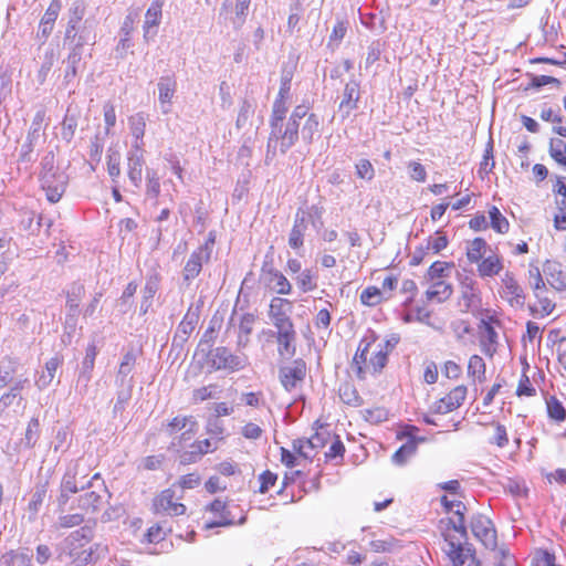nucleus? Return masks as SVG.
<instances>
[{
  "label": "nucleus",
  "instance_id": "nucleus-1",
  "mask_svg": "<svg viewBox=\"0 0 566 566\" xmlns=\"http://www.w3.org/2000/svg\"><path fill=\"white\" fill-rule=\"evenodd\" d=\"M318 117L311 113L306 105H297L287 119L270 124L271 132L268 139V156L276 151L286 154L298 140L300 128L302 140L311 145L319 132Z\"/></svg>",
  "mask_w": 566,
  "mask_h": 566
},
{
  "label": "nucleus",
  "instance_id": "nucleus-2",
  "mask_svg": "<svg viewBox=\"0 0 566 566\" xmlns=\"http://www.w3.org/2000/svg\"><path fill=\"white\" fill-rule=\"evenodd\" d=\"M92 538L93 528L91 526H82L71 532L57 547V559L61 562L69 560L74 566H85L105 557L107 546L101 543L84 548Z\"/></svg>",
  "mask_w": 566,
  "mask_h": 566
},
{
  "label": "nucleus",
  "instance_id": "nucleus-3",
  "mask_svg": "<svg viewBox=\"0 0 566 566\" xmlns=\"http://www.w3.org/2000/svg\"><path fill=\"white\" fill-rule=\"evenodd\" d=\"M40 182L50 202L55 203L60 201L65 192L69 177L64 171L55 167L54 155L52 153L46 154L42 158Z\"/></svg>",
  "mask_w": 566,
  "mask_h": 566
},
{
  "label": "nucleus",
  "instance_id": "nucleus-4",
  "mask_svg": "<svg viewBox=\"0 0 566 566\" xmlns=\"http://www.w3.org/2000/svg\"><path fill=\"white\" fill-rule=\"evenodd\" d=\"M109 497L111 493L104 480L101 478L99 473H95L86 481V491L80 496L78 506L86 512L96 513Z\"/></svg>",
  "mask_w": 566,
  "mask_h": 566
},
{
  "label": "nucleus",
  "instance_id": "nucleus-5",
  "mask_svg": "<svg viewBox=\"0 0 566 566\" xmlns=\"http://www.w3.org/2000/svg\"><path fill=\"white\" fill-rule=\"evenodd\" d=\"M208 359L214 370H227L229 373L242 370L249 364V358L245 354H233L224 346L211 349Z\"/></svg>",
  "mask_w": 566,
  "mask_h": 566
},
{
  "label": "nucleus",
  "instance_id": "nucleus-6",
  "mask_svg": "<svg viewBox=\"0 0 566 566\" xmlns=\"http://www.w3.org/2000/svg\"><path fill=\"white\" fill-rule=\"evenodd\" d=\"M86 474L81 468L80 461L70 464L61 481V493L57 499L59 505L64 506L72 494L86 490Z\"/></svg>",
  "mask_w": 566,
  "mask_h": 566
},
{
  "label": "nucleus",
  "instance_id": "nucleus-7",
  "mask_svg": "<svg viewBox=\"0 0 566 566\" xmlns=\"http://www.w3.org/2000/svg\"><path fill=\"white\" fill-rule=\"evenodd\" d=\"M214 238L210 237L203 244L192 251L182 269V280L188 285L200 274L205 263L211 259Z\"/></svg>",
  "mask_w": 566,
  "mask_h": 566
},
{
  "label": "nucleus",
  "instance_id": "nucleus-8",
  "mask_svg": "<svg viewBox=\"0 0 566 566\" xmlns=\"http://www.w3.org/2000/svg\"><path fill=\"white\" fill-rule=\"evenodd\" d=\"M464 539L459 534V537L444 534L446 545L443 552L448 556L452 566H464L468 560H475L474 549L469 544H463L461 541Z\"/></svg>",
  "mask_w": 566,
  "mask_h": 566
},
{
  "label": "nucleus",
  "instance_id": "nucleus-9",
  "mask_svg": "<svg viewBox=\"0 0 566 566\" xmlns=\"http://www.w3.org/2000/svg\"><path fill=\"white\" fill-rule=\"evenodd\" d=\"M29 384L28 377H19L14 384L0 397V418L9 413L10 410L17 412L24 408L21 391Z\"/></svg>",
  "mask_w": 566,
  "mask_h": 566
},
{
  "label": "nucleus",
  "instance_id": "nucleus-10",
  "mask_svg": "<svg viewBox=\"0 0 566 566\" xmlns=\"http://www.w3.org/2000/svg\"><path fill=\"white\" fill-rule=\"evenodd\" d=\"M306 376V364L298 358L293 360L290 366L281 367L279 378L286 391H293L302 385Z\"/></svg>",
  "mask_w": 566,
  "mask_h": 566
},
{
  "label": "nucleus",
  "instance_id": "nucleus-11",
  "mask_svg": "<svg viewBox=\"0 0 566 566\" xmlns=\"http://www.w3.org/2000/svg\"><path fill=\"white\" fill-rule=\"evenodd\" d=\"M499 294L512 307L522 308L525 304V293L511 272L502 276Z\"/></svg>",
  "mask_w": 566,
  "mask_h": 566
},
{
  "label": "nucleus",
  "instance_id": "nucleus-12",
  "mask_svg": "<svg viewBox=\"0 0 566 566\" xmlns=\"http://www.w3.org/2000/svg\"><path fill=\"white\" fill-rule=\"evenodd\" d=\"M471 531L476 539H479L488 549L496 548V531L490 518L484 515H475L471 520Z\"/></svg>",
  "mask_w": 566,
  "mask_h": 566
},
{
  "label": "nucleus",
  "instance_id": "nucleus-13",
  "mask_svg": "<svg viewBox=\"0 0 566 566\" xmlns=\"http://www.w3.org/2000/svg\"><path fill=\"white\" fill-rule=\"evenodd\" d=\"M467 394L468 389L465 386L454 387L448 395L432 405V412L446 415L458 409L465 400Z\"/></svg>",
  "mask_w": 566,
  "mask_h": 566
},
{
  "label": "nucleus",
  "instance_id": "nucleus-14",
  "mask_svg": "<svg viewBox=\"0 0 566 566\" xmlns=\"http://www.w3.org/2000/svg\"><path fill=\"white\" fill-rule=\"evenodd\" d=\"M91 39L90 32L86 31V28H83L66 60V70L64 75L66 81H71L77 75V69L82 60V49L84 44L91 41Z\"/></svg>",
  "mask_w": 566,
  "mask_h": 566
},
{
  "label": "nucleus",
  "instance_id": "nucleus-15",
  "mask_svg": "<svg viewBox=\"0 0 566 566\" xmlns=\"http://www.w3.org/2000/svg\"><path fill=\"white\" fill-rule=\"evenodd\" d=\"M85 294V287L80 282H74L71 284L70 289L66 292V319L65 323L69 326L75 327L76 325V317L78 314V307L81 300L83 298Z\"/></svg>",
  "mask_w": 566,
  "mask_h": 566
},
{
  "label": "nucleus",
  "instance_id": "nucleus-16",
  "mask_svg": "<svg viewBox=\"0 0 566 566\" xmlns=\"http://www.w3.org/2000/svg\"><path fill=\"white\" fill-rule=\"evenodd\" d=\"M270 337L275 338L277 344V354L281 358H292L296 354V331L289 329L282 332L268 331Z\"/></svg>",
  "mask_w": 566,
  "mask_h": 566
},
{
  "label": "nucleus",
  "instance_id": "nucleus-17",
  "mask_svg": "<svg viewBox=\"0 0 566 566\" xmlns=\"http://www.w3.org/2000/svg\"><path fill=\"white\" fill-rule=\"evenodd\" d=\"M175 492L171 489L164 490L154 501L157 513H166L171 516L182 515L186 506L182 503L174 502Z\"/></svg>",
  "mask_w": 566,
  "mask_h": 566
},
{
  "label": "nucleus",
  "instance_id": "nucleus-18",
  "mask_svg": "<svg viewBox=\"0 0 566 566\" xmlns=\"http://www.w3.org/2000/svg\"><path fill=\"white\" fill-rule=\"evenodd\" d=\"M157 86L161 112L168 114L171 111V102L177 90V81L174 75H165L158 80Z\"/></svg>",
  "mask_w": 566,
  "mask_h": 566
},
{
  "label": "nucleus",
  "instance_id": "nucleus-19",
  "mask_svg": "<svg viewBox=\"0 0 566 566\" xmlns=\"http://www.w3.org/2000/svg\"><path fill=\"white\" fill-rule=\"evenodd\" d=\"M441 502L448 512H453L455 518L449 521L451 528L465 538L468 536L467 527L464 524V510L465 506L460 501H449L446 495L441 497Z\"/></svg>",
  "mask_w": 566,
  "mask_h": 566
},
{
  "label": "nucleus",
  "instance_id": "nucleus-20",
  "mask_svg": "<svg viewBox=\"0 0 566 566\" xmlns=\"http://www.w3.org/2000/svg\"><path fill=\"white\" fill-rule=\"evenodd\" d=\"M360 98L359 92V83L355 80L346 83L342 96V101L339 103L338 109L343 114L344 117L349 116V114L357 108V103Z\"/></svg>",
  "mask_w": 566,
  "mask_h": 566
},
{
  "label": "nucleus",
  "instance_id": "nucleus-21",
  "mask_svg": "<svg viewBox=\"0 0 566 566\" xmlns=\"http://www.w3.org/2000/svg\"><path fill=\"white\" fill-rule=\"evenodd\" d=\"M293 450L305 459H313L317 451L324 447V438L315 433L311 438L295 439L292 443Z\"/></svg>",
  "mask_w": 566,
  "mask_h": 566
},
{
  "label": "nucleus",
  "instance_id": "nucleus-22",
  "mask_svg": "<svg viewBox=\"0 0 566 566\" xmlns=\"http://www.w3.org/2000/svg\"><path fill=\"white\" fill-rule=\"evenodd\" d=\"M480 291L478 287L476 281L470 277H465L461 282V301L460 305L469 311L472 307H478L480 305Z\"/></svg>",
  "mask_w": 566,
  "mask_h": 566
},
{
  "label": "nucleus",
  "instance_id": "nucleus-23",
  "mask_svg": "<svg viewBox=\"0 0 566 566\" xmlns=\"http://www.w3.org/2000/svg\"><path fill=\"white\" fill-rule=\"evenodd\" d=\"M144 164L143 149L137 151L132 148L127 155V174L130 182L137 188L140 186L143 180Z\"/></svg>",
  "mask_w": 566,
  "mask_h": 566
},
{
  "label": "nucleus",
  "instance_id": "nucleus-24",
  "mask_svg": "<svg viewBox=\"0 0 566 566\" xmlns=\"http://www.w3.org/2000/svg\"><path fill=\"white\" fill-rule=\"evenodd\" d=\"M262 271H263V274L265 275L268 285L274 292H276L277 294H283V295L291 293L292 285L282 272L275 270L272 266L266 268L265 265L263 266Z\"/></svg>",
  "mask_w": 566,
  "mask_h": 566
},
{
  "label": "nucleus",
  "instance_id": "nucleus-25",
  "mask_svg": "<svg viewBox=\"0 0 566 566\" xmlns=\"http://www.w3.org/2000/svg\"><path fill=\"white\" fill-rule=\"evenodd\" d=\"M96 355V346L94 344H90L86 348L85 357L82 361V367L77 378V386L82 385L84 391H86L88 382L91 381Z\"/></svg>",
  "mask_w": 566,
  "mask_h": 566
},
{
  "label": "nucleus",
  "instance_id": "nucleus-26",
  "mask_svg": "<svg viewBox=\"0 0 566 566\" xmlns=\"http://www.w3.org/2000/svg\"><path fill=\"white\" fill-rule=\"evenodd\" d=\"M307 230V219L306 213L304 211H297L295 214V220L293 228L289 235V245L297 250L304 243V234Z\"/></svg>",
  "mask_w": 566,
  "mask_h": 566
},
{
  "label": "nucleus",
  "instance_id": "nucleus-27",
  "mask_svg": "<svg viewBox=\"0 0 566 566\" xmlns=\"http://www.w3.org/2000/svg\"><path fill=\"white\" fill-rule=\"evenodd\" d=\"M160 284V275L158 272H153L147 275L145 286L142 291L143 298L140 303V311L146 314L151 306V300L157 293Z\"/></svg>",
  "mask_w": 566,
  "mask_h": 566
},
{
  "label": "nucleus",
  "instance_id": "nucleus-28",
  "mask_svg": "<svg viewBox=\"0 0 566 566\" xmlns=\"http://www.w3.org/2000/svg\"><path fill=\"white\" fill-rule=\"evenodd\" d=\"M452 286L443 280L433 281L424 293L428 302L443 303L452 295Z\"/></svg>",
  "mask_w": 566,
  "mask_h": 566
},
{
  "label": "nucleus",
  "instance_id": "nucleus-29",
  "mask_svg": "<svg viewBox=\"0 0 566 566\" xmlns=\"http://www.w3.org/2000/svg\"><path fill=\"white\" fill-rule=\"evenodd\" d=\"M128 123L134 137L132 148L139 151L144 146L143 137L146 129V116L144 113H137L129 117Z\"/></svg>",
  "mask_w": 566,
  "mask_h": 566
},
{
  "label": "nucleus",
  "instance_id": "nucleus-30",
  "mask_svg": "<svg viewBox=\"0 0 566 566\" xmlns=\"http://www.w3.org/2000/svg\"><path fill=\"white\" fill-rule=\"evenodd\" d=\"M209 511L214 514L216 520L207 524L208 528L219 526H230L233 524V520L230 516L227 505L223 501L217 499L209 505Z\"/></svg>",
  "mask_w": 566,
  "mask_h": 566
},
{
  "label": "nucleus",
  "instance_id": "nucleus-31",
  "mask_svg": "<svg viewBox=\"0 0 566 566\" xmlns=\"http://www.w3.org/2000/svg\"><path fill=\"white\" fill-rule=\"evenodd\" d=\"M136 364V354L134 350H128L124 354L119 364L118 373L116 376V385L134 384L130 374Z\"/></svg>",
  "mask_w": 566,
  "mask_h": 566
},
{
  "label": "nucleus",
  "instance_id": "nucleus-32",
  "mask_svg": "<svg viewBox=\"0 0 566 566\" xmlns=\"http://www.w3.org/2000/svg\"><path fill=\"white\" fill-rule=\"evenodd\" d=\"M254 323L255 316L253 314L247 313L240 317L237 339V348L239 350L244 349L248 346Z\"/></svg>",
  "mask_w": 566,
  "mask_h": 566
},
{
  "label": "nucleus",
  "instance_id": "nucleus-33",
  "mask_svg": "<svg viewBox=\"0 0 566 566\" xmlns=\"http://www.w3.org/2000/svg\"><path fill=\"white\" fill-rule=\"evenodd\" d=\"M163 0H154L145 14L144 21V36L147 39L150 30L158 27L163 15Z\"/></svg>",
  "mask_w": 566,
  "mask_h": 566
},
{
  "label": "nucleus",
  "instance_id": "nucleus-34",
  "mask_svg": "<svg viewBox=\"0 0 566 566\" xmlns=\"http://www.w3.org/2000/svg\"><path fill=\"white\" fill-rule=\"evenodd\" d=\"M19 366V361L10 357H6L0 361V389L14 384L17 380L14 376L18 373Z\"/></svg>",
  "mask_w": 566,
  "mask_h": 566
},
{
  "label": "nucleus",
  "instance_id": "nucleus-35",
  "mask_svg": "<svg viewBox=\"0 0 566 566\" xmlns=\"http://www.w3.org/2000/svg\"><path fill=\"white\" fill-rule=\"evenodd\" d=\"M502 269L501 258L496 254L484 258L478 264V272L481 277L497 275Z\"/></svg>",
  "mask_w": 566,
  "mask_h": 566
},
{
  "label": "nucleus",
  "instance_id": "nucleus-36",
  "mask_svg": "<svg viewBox=\"0 0 566 566\" xmlns=\"http://www.w3.org/2000/svg\"><path fill=\"white\" fill-rule=\"evenodd\" d=\"M69 14L70 18L65 30V40L72 39L74 41H77L76 27L84 17V7L81 3L75 2L71 7Z\"/></svg>",
  "mask_w": 566,
  "mask_h": 566
},
{
  "label": "nucleus",
  "instance_id": "nucleus-37",
  "mask_svg": "<svg viewBox=\"0 0 566 566\" xmlns=\"http://www.w3.org/2000/svg\"><path fill=\"white\" fill-rule=\"evenodd\" d=\"M61 364L62 359L59 357H52L45 363V373L40 375L39 379L36 380V386L39 389H44L52 382Z\"/></svg>",
  "mask_w": 566,
  "mask_h": 566
},
{
  "label": "nucleus",
  "instance_id": "nucleus-38",
  "mask_svg": "<svg viewBox=\"0 0 566 566\" xmlns=\"http://www.w3.org/2000/svg\"><path fill=\"white\" fill-rule=\"evenodd\" d=\"M488 243L482 238H475L467 247V258L471 263H479L486 252Z\"/></svg>",
  "mask_w": 566,
  "mask_h": 566
},
{
  "label": "nucleus",
  "instance_id": "nucleus-39",
  "mask_svg": "<svg viewBox=\"0 0 566 566\" xmlns=\"http://www.w3.org/2000/svg\"><path fill=\"white\" fill-rule=\"evenodd\" d=\"M486 366L483 358L479 355H473L469 359L468 375L469 377L483 382L485 380Z\"/></svg>",
  "mask_w": 566,
  "mask_h": 566
},
{
  "label": "nucleus",
  "instance_id": "nucleus-40",
  "mask_svg": "<svg viewBox=\"0 0 566 566\" xmlns=\"http://www.w3.org/2000/svg\"><path fill=\"white\" fill-rule=\"evenodd\" d=\"M290 97L284 96L281 97V95H277L273 106H272V113L270 116V124L279 123L281 120L287 119L286 114L290 107Z\"/></svg>",
  "mask_w": 566,
  "mask_h": 566
},
{
  "label": "nucleus",
  "instance_id": "nucleus-41",
  "mask_svg": "<svg viewBox=\"0 0 566 566\" xmlns=\"http://www.w3.org/2000/svg\"><path fill=\"white\" fill-rule=\"evenodd\" d=\"M338 391L339 398L344 403L353 407H358L361 405V398L355 386L350 382L342 384Z\"/></svg>",
  "mask_w": 566,
  "mask_h": 566
},
{
  "label": "nucleus",
  "instance_id": "nucleus-42",
  "mask_svg": "<svg viewBox=\"0 0 566 566\" xmlns=\"http://www.w3.org/2000/svg\"><path fill=\"white\" fill-rule=\"evenodd\" d=\"M549 155L559 166L566 168V143L563 139H551Z\"/></svg>",
  "mask_w": 566,
  "mask_h": 566
},
{
  "label": "nucleus",
  "instance_id": "nucleus-43",
  "mask_svg": "<svg viewBox=\"0 0 566 566\" xmlns=\"http://www.w3.org/2000/svg\"><path fill=\"white\" fill-rule=\"evenodd\" d=\"M118 390L116 395V402L114 405L113 412L116 415L125 409V406L132 398L134 384L117 385Z\"/></svg>",
  "mask_w": 566,
  "mask_h": 566
},
{
  "label": "nucleus",
  "instance_id": "nucleus-44",
  "mask_svg": "<svg viewBox=\"0 0 566 566\" xmlns=\"http://www.w3.org/2000/svg\"><path fill=\"white\" fill-rule=\"evenodd\" d=\"M489 218L492 229H494L496 232L506 233L509 231L510 223L507 219L495 206L491 207L489 210Z\"/></svg>",
  "mask_w": 566,
  "mask_h": 566
},
{
  "label": "nucleus",
  "instance_id": "nucleus-45",
  "mask_svg": "<svg viewBox=\"0 0 566 566\" xmlns=\"http://www.w3.org/2000/svg\"><path fill=\"white\" fill-rule=\"evenodd\" d=\"M548 417L555 421H564L566 419V409L563 403L555 397L551 396L546 400Z\"/></svg>",
  "mask_w": 566,
  "mask_h": 566
},
{
  "label": "nucleus",
  "instance_id": "nucleus-46",
  "mask_svg": "<svg viewBox=\"0 0 566 566\" xmlns=\"http://www.w3.org/2000/svg\"><path fill=\"white\" fill-rule=\"evenodd\" d=\"M295 280L298 289L304 293L311 292L317 287L316 275L310 269L303 270Z\"/></svg>",
  "mask_w": 566,
  "mask_h": 566
},
{
  "label": "nucleus",
  "instance_id": "nucleus-47",
  "mask_svg": "<svg viewBox=\"0 0 566 566\" xmlns=\"http://www.w3.org/2000/svg\"><path fill=\"white\" fill-rule=\"evenodd\" d=\"M253 114H254L253 103L248 99H243L240 105V109H239L238 117L235 120L237 128L242 129V128L247 127V125L250 123V119Z\"/></svg>",
  "mask_w": 566,
  "mask_h": 566
},
{
  "label": "nucleus",
  "instance_id": "nucleus-48",
  "mask_svg": "<svg viewBox=\"0 0 566 566\" xmlns=\"http://www.w3.org/2000/svg\"><path fill=\"white\" fill-rule=\"evenodd\" d=\"M107 172L113 181L120 176V154L113 148L107 151Z\"/></svg>",
  "mask_w": 566,
  "mask_h": 566
},
{
  "label": "nucleus",
  "instance_id": "nucleus-49",
  "mask_svg": "<svg viewBox=\"0 0 566 566\" xmlns=\"http://www.w3.org/2000/svg\"><path fill=\"white\" fill-rule=\"evenodd\" d=\"M528 282L530 286L533 289L534 294L537 298L541 297L543 291L545 290V283L539 272V269L534 265H530L528 270Z\"/></svg>",
  "mask_w": 566,
  "mask_h": 566
},
{
  "label": "nucleus",
  "instance_id": "nucleus-50",
  "mask_svg": "<svg viewBox=\"0 0 566 566\" xmlns=\"http://www.w3.org/2000/svg\"><path fill=\"white\" fill-rule=\"evenodd\" d=\"M45 495H46V485L45 484L38 485L34 490V492L32 493V497H31V501L29 502L28 510L33 515V518L39 513V511L43 504V501L45 499Z\"/></svg>",
  "mask_w": 566,
  "mask_h": 566
},
{
  "label": "nucleus",
  "instance_id": "nucleus-51",
  "mask_svg": "<svg viewBox=\"0 0 566 566\" xmlns=\"http://www.w3.org/2000/svg\"><path fill=\"white\" fill-rule=\"evenodd\" d=\"M382 300V292L376 286H368L360 293V302L367 306H376Z\"/></svg>",
  "mask_w": 566,
  "mask_h": 566
},
{
  "label": "nucleus",
  "instance_id": "nucleus-52",
  "mask_svg": "<svg viewBox=\"0 0 566 566\" xmlns=\"http://www.w3.org/2000/svg\"><path fill=\"white\" fill-rule=\"evenodd\" d=\"M292 312V302L286 300V298H282V297H274L272 298L271 303H270V308H269V316H282V315H285V314H291Z\"/></svg>",
  "mask_w": 566,
  "mask_h": 566
},
{
  "label": "nucleus",
  "instance_id": "nucleus-53",
  "mask_svg": "<svg viewBox=\"0 0 566 566\" xmlns=\"http://www.w3.org/2000/svg\"><path fill=\"white\" fill-rule=\"evenodd\" d=\"M40 433V422L39 419L32 418L27 427L25 434L23 438V443L27 448H33L38 441Z\"/></svg>",
  "mask_w": 566,
  "mask_h": 566
},
{
  "label": "nucleus",
  "instance_id": "nucleus-54",
  "mask_svg": "<svg viewBox=\"0 0 566 566\" xmlns=\"http://www.w3.org/2000/svg\"><path fill=\"white\" fill-rule=\"evenodd\" d=\"M368 363V355L357 350L353 358L352 367L359 379H365L366 373L369 370Z\"/></svg>",
  "mask_w": 566,
  "mask_h": 566
},
{
  "label": "nucleus",
  "instance_id": "nucleus-55",
  "mask_svg": "<svg viewBox=\"0 0 566 566\" xmlns=\"http://www.w3.org/2000/svg\"><path fill=\"white\" fill-rule=\"evenodd\" d=\"M387 352L384 350L382 347H380L378 350H376L373 356L369 358V370L373 371V374H378L382 370V368L387 364Z\"/></svg>",
  "mask_w": 566,
  "mask_h": 566
},
{
  "label": "nucleus",
  "instance_id": "nucleus-56",
  "mask_svg": "<svg viewBox=\"0 0 566 566\" xmlns=\"http://www.w3.org/2000/svg\"><path fill=\"white\" fill-rule=\"evenodd\" d=\"M448 245V238L440 232H437L434 235H431L427 240L426 250L429 252L437 254Z\"/></svg>",
  "mask_w": 566,
  "mask_h": 566
},
{
  "label": "nucleus",
  "instance_id": "nucleus-57",
  "mask_svg": "<svg viewBox=\"0 0 566 566\" xmlns=\"http://www.w3.org/2000/svg\"><path fill=\"white\" fill-rule=\"evenodd\" d=\"M62 9V3L60 0H52L43 14L41 22L42 24H54L59 13Z\"/></svg>",
  "mask_w": 566,
  "mask_h": 566
},
{
  "label": "nucleus",
  "instance_id": "nucleus-58",
  "mask_svg": "<svg viewBox=\"0 0 566 566\" xmlns=\"http://www.w3.org/2000/svg\"><path fill=\"white\" fill-rule=\"evenodd\" d=\"M356 175L360 179L371 180L375 177V169L373 164L368 159H359L356 163Z\"/></svg>",
  "mask_w": 566,
  "mask_h": 566
},
{
  "label": "nucleus",
  "instance_id": "nucleus-59",
  "mask_svg": "<svg viewBox=\"0 0 566 566\" xmlns=\"http://www.w3.org/2000/svg\"><path fill=\"white\" fill-rule=\"evenodd\" d=\"M84 522L83 514L74 513V514H66L62 515L57 520V527L59 528H72L80 526Z\"/></svg>",
  "mask_w": 566,
  "mask_h": 566
},
{
  "label": "nucleus",
  "instance_id": "nucleus-60",
  "mask_svg": "<svg viewBox=\"0 0 566 566\" xmlns=\"http://www.w3.org/2000/svg\"><path fill=\"white\" fill-rule=\"evenodd\" d=\"M450 268H452V264L450 263L436 261L428 269L427 276L431 281L442 280L446 270Z\"/></svg>",
  "mask_w": 566,
  "mask_h": 566
},
{
  "label": "nucleus",
  "instance_id": "nucleus-61",
  "mask_svg": "<svg viewBox=\"0 0 566 566\" xmlns=\"http://www.w3.org/2000/svg\"><path fill=\"white\" fill-rule=\"evenodd\" d=\"M147 185H146V193L151 198H157L160 192V182L159 178L154 170H147L146 175Z\"/></svg>",
  "mask_w": 566,
  "mask_h": 566
},
{
  "label": "nucleus",
  "instance_id": "nucleus-62",
  "mask_svg": "<svg viewBox=\"0 0 566 566\" xmlns=\"http://www.w3.org/2000/svg\"><path fill=\"white\" fill-rule=\"evenodd\" d=\"M494 427V437L490 440V443L496 444L499 448H504L509 443V436L505 426L496 422L492 423Z\"/></svg>",
  "mask_w": 566,
  "mask_h": 566
},
{
  "label": "nucleus",
  "instance_id": "nucleus-63",
  "mask_svg": "<svg viewBox=\"0 0 566 566\" xmlns=\"http://www.w3.org/2000/svg\"><path fill=\"white\" fill-rule=\"evenodd\" d=\"M206 431L211 437H214L218 440H222L224 433L222 421L214 417L210 418L207 422Z\"/></svg>",
  "mask_w": 566,
  "mask_h": 566
},
{
  "label": "nucleus",
  "instance_id": "nucleus-64",
  "mask_svg": "<svg viewBox=\"0 0 566 566\" xmlns=\"http://www.w3.org/2000/svg\"><path fill=\"white\" fill-rule=\"evenodd\" d=\"M409 176L412 180L418 182L426 181L427 171L422 164L418 161L408 163Z\"/></svg>",
  "mask_w": 566,
  "mask_h": 566
}]
</instances>
